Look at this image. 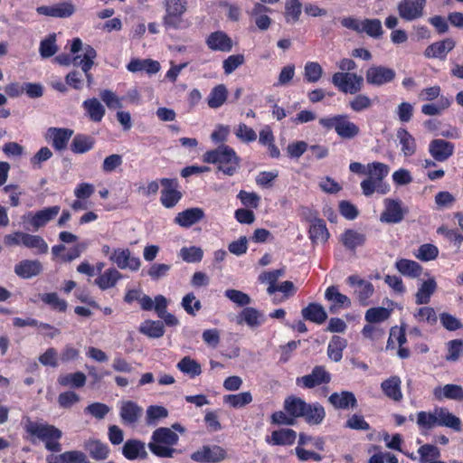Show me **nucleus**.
Here are the masks:
<instances>
[{
    "mask_svg": "<svg viewBox=\"0 0 463 463\" xmlns=\"http://www.w3.org/2000/svg\"><path fill=\"white\" fill-rule=\"evenodd\" d=\"M23 426L32 438V441L35 439L43 441L49 451L60 452L61 450L60 439L62 432L55 426L43 421H33L29 417L23 420Z\"/></svg>",
    "mask_w": 463,
    "mask_h": 463,
    "instance_id": "nucleus-1",
    "label": "nucleus"
},
{
    "mask_svg": "<svg viewBox=\"0 0 463 463\" xmlns=\"http://www.w3.org/2000/svg\"><path fill=\"white\" fill-rule=\"evenodd\" d=\"M179 441V436L172 429L160 427L152 433L147 444L149 450L156 457L172 458L179 450L175 446Z\"/></svg>",
    "mask_w": 463,
    "mask_h": 463,
    "instance_id": "nucleus-2",
    "label": "nucleus"
},
{
    "mask_svg": "<svg viewBox=\"0 0 463 463\" xmlns=\"http://www.w3.org/2000/svg\"><path fill=\"white\" fill-rule=\"evenodd\" d=\"M203 161L217 165L219 171L232 176L237 172L241 160L232 147L221 145L215 149L206 151L203 155Z\"/></svg>",
    "mask_w": 463,
    "mask_h": 463,
    "instance_id": "nucleus-3",
    "label": "nucleus"
},
{
    "mask_svg": "<svg viewBox=\"0 0 463 463\" xmlns=\"http://www.w3.org/2000/svg\"><path fill=\"white\" fill-rule=\"evenodd\" d=\"M390 167L381 162L367 164V178L361 182V189L365 196H371L374 193L385 194L390 191V186L384 182L388 175Z\"/></svg>",
    "mask_w": 463,
    "mask_h": 463,
    "instance_id": "nucleus-4",
    "label": "nucleus"
},
{
    "mask_svg": "<svg viewBox=\"0 0 463 463\" xmlns=\"http://www.w3.org/2000/svg\"><path fill=\"white\" fill-rule=\"evenodd\" d=\"M319 125L326 130H335L336 135L343 138L351 140L360 134V128L351 121L347 114H336L319 118Z\"/></svg>",
    "mask_w": 463,
    "mask_h": 463,
    "instance_id": "nucleus-5",
    "label": "nucleus"
},
{
    "mask_svg": "<svg viewBox=\"0 0 463 463\" xmlns=\"http://www.w3.org/2000/svg\"><path fill=\"white\" fill-rule=\"evenodd\" d=\"M164 7L162 24L165 29L179 30L189 26L184 19L188 9L187 0H164Z\"/></svg>",
    "mask_w": 463,
    "mask_h": 463,
    "instance_id": "nucleus-6",
    "label": "nucleus"
},
{
    "mask_svg": "<svg viewBox=\"0 0 463 463\" xmlns=\"http://www.w3.org/2000/svg\"><path fill=\"white\" fill-rule=\"evenodd\" d=\"M332 83L339 91L354 95L362 90L364 78L354 72H335L332 76Z\"/></svg>",
    "mask_w": 463,
    "mask_h": 463,
    "instance_id": "nucleus-7",
    "label": "nucleus"
},
{
    "mask_svg": "<svg viewBox=\"0 0 463 463\" xmlns=\"http://www.w3.org/2000/svg\"><path fill=\"white\" fill-rule=\"evenodd\" d=\"M383 206L384 210L380 215V221L384 223H400L408 212L400 199L385 198Z\"/></svg>",
    "mask_w": 463,
    "mask_h": 463,
    "instance_id": "nucleus-8",
    "label": "nucleus"
},
{
    "mask_svg": "<svg viewBox=\"0 0 463 463\" xmlns=\"http://www.w3.org/2000/svg\"><path fill=\"white\" fill-rule=\"evenodd\" d=\"M427 0H401L397 5L399 16L406 21L412 22L424 15Z\"/></svg>",
    "mask_w": 463,
    "mask_h": 463,
    "instance_id": "nucleus-9",
    "label": "nucleus"
},
{
    "mask_svg": "<svg viewBox=\"0 0 463 463\" xmlns=\"http://www.w3.org/2000/svg\"><path fill=\"white\" fill-rule=\"evenodd\" d=\"M163 186L161 190L160 202L165 208L175 207L181 200L183 194L179 191V184L176 179L163 178L160 180Z\"/></svg>",
    "mask_w": 463,
    "mask_h": 463,
    "instance_id": "nucleus-10",
    "label": "nucleus"
},
{
    "mask_svg": "<svg viewBox=\"0 0 463 463\" xmlns=\"http://www.w3.org/2000/svg\"><path fill=\"white\" fill-rule=\"evenodd\" d=\"M61 207L58 205L46 207L35 213H28L22 218L28 221L33 231L44 227L49 222L53 220L60 213Z\"/></svg>",
    "mask_w": 463,
    "mask_h": 463,
    "instance_id": "nucleus-11",
    "label": "nucleus"
},
{
    "mask_svg": "<svg viewBox=\"0 0 463 463\" xmlns=\"http://www.w3.org/2000/svg\"><path fill=\"white\" fill-rule=\"evenodd\" d=\"M395 76V71L391 68L383 65H373L366 71L365 79L370 85L383 86L392 82Z\"/></svg>",
    "mask_w": 463,
    "mask_h": 463,
    "instance_id": "nucleus-12",
    "label": "nucleus"
},
{
    "mask_svg": "<svg viewBox=\"0 0 463 463\" xmlns=\"http://www.w3.org/2000/svg\"><path fill=\"white\" fill-rule=\"evenodd\" d=\"M331 381V374L324 366L317 365L309 374L298 377L296 383L303 388L311 389Z\"/></svg>",
    "mask_w": 463,
    "mask_h": 463,
    "instance_id": "nucleus-13",
    "label": "nucleus"
},
{
    "mask_svg": "<svg viewBox=\"0 0 463 463\" xmlns=\"http://www.w3.org/2000/svg\"><path fill=\"white\" fill-rule=\"evenodd\" d=\"M73 135V130L65 128H49L45 133L46 141L57 151L67 147L68 142Z\"/></svg>",
    "mask_w": 463,
    "mask_h": 463,
    "instance_id": "nucleus-14",
    "label": "nucleus"
},
{
    "mask_svg": "<svg viewBox=\"0 0 463 463\" xmlns=\"http://www.w3.org/2000/svg\"><path fill=\"white\" fill-rule=\"evenodd\" d=\"M109 260L121 269H129L135 271L141 266L140 259L132 256L128 249L118 248L114 250L109 255Z\"/></svg>",
    "mask_w": 463,
    "mask_h": 463,
    "instance_id": "nucleus-15",
    "label": "nucleus"
},
{
    "mask_svg": "<svg viewBox=\"0 0 463 463\" xmlns=\"http://www.w3.org/2000/svg\"><path fill=\"white\" fill-rule=\"evenodd\" d=\"M227 456L224 449L220 446H203L191 455V458L196 462H219Z\"/></svg>",
    "mask_w": 463,
    "mask_h": 463,
    "instance_id": "nucleus-16",
    "label": "nucleus"
},
{
    "mask_svg": "<svg viewBox=\"0 0 463 463\" xmlns=\"http://www.w3.org/2000/svg\"><path fill=\"white\" fill-rule=\"evenodd\" d=\"M455 146L453 143L445 139L437 138L430 142L428 151L432 158L438 162H445L454 153Z\"/></svg>",
    "mask_w": 463,
    "mask_h": 463,
    "instance_id": "nucleus-17",
    "label": "nucleus"
},
{
    "mask_svg": "<svg viewBox=\"0 0 463 463\" xmlns=\"http://www.w3.org/2000/svg\"><path fill=\"white\" fill-rule=\"evenodd\" d=\"M455 45L456 43L452 38H446L429 45L424 51V55L427 58L443 61L446 59L447 54L454 49Z\"/></svg>",
    "mask_w": 463,
    "mask_h": 463,
    "instance_id": "nucleus-18",
    "label": "nucleus"
},
{
    "mask_svg": "<svg viewBox=\"0 0 463 463\" xmlns=\"http://www.w3.org/2000/svg\"><path fill=\"white\" fill-rule=\"evenodd\" d=\"M143 414V409L132 401H125L120 403L119 416L126 425L136 424Z\"/></svg>",
    "mask_w": 463,
    "mask_h": 463,
    "instance_id": "nucleus-19",
    "label": "nucleus"
},
{
    "mask_svg": "<svg viewBox=\"0 0 463 463\" xmlns=\"http://www.w3.org/2000/svg\"><path fill=\"white\" fill-rule=\"evenodd\" d=\"M206 44L210 50L215 52H229L232 49V40L222 31L210 33Z\"/></svg>",
    "mask_w": 463,
    "mask_h": 463,
    "instance_id": "nucleus-20",
    "label": "nucleus"
},
{
    "mask_svg": "<svg viewBox=\"0 0 463 463\" xmlns=\"http://www.w3.org/2000/svg\"><path fill=\"white\" fill-rule=\"evenodd\" d=\"M297 432L292 429H279L266 436L265 441L271 446H291L295 443Z\"/></svg>",
    "mask_w": 463,
    "mask_h": 463,
    "instance_id": "nucleus-21",
    "label": "nucleus"
},
{
    "mask_svg": "<svg viewBox=\"0 0 463 463\" xmlns=\"http://www.w3.org/2000/svg\"><path fill=\"white\" fill-rule=\"evenodd\" d=\"M203 217L204 212L203 209L194 207L178 213L175 217L174 222L181 227L189 228L200 222Z\"/></svg>",
    "mask_w": 463,
    "mask_h": 463,
    "instance_id": "nucleus-22",
    "label": "nucleus"
},
{
    "mask_svg": "<svg viewBox=\"0 0 463 463\" xmlns=\"http://www.w3.org/2000/svg\"><path fill=\"white\" fill-rule=\"evenodd\" d=\"M435 399L442 401L443 399L453 400L457 402L463 401V388L460 385L449 383L444 386H437L433 390Z\"/></svg>",
    "mask_w": 463,
    "mask_h": 463,
    "instance_id": "nucleus-23",
    "label": "nucleus"
},
{
    "mask_svg": "<svg viewBox=\"0 0 463 463\" xmlns=\"http://www.w3.org/2000/svg\"><path fill=\"white\" fill-rule=\"evenodd\" d=\"M160 69V63L152 59H132L127 65V70L134 73L145 71L147 74H156Z\"/></svg>",
    "mask_w": 463,
    "mask_h": 463,
    "instance_id": "nucleus-24",
    "label": "nucleus"
},
{
    "mask_svg": "<svg viewBox=\"0 0 463 463\" xmlns=\"http://www.w3.org/2000/svg\"><path fill=\"white\" fill-rule=\"evenodd\" d=\"M43 270L39 260H24L14 266V273L22 279H31L39 275Z\"/></svg>",
    "mask_w": 463,
    "mask_h": 463,
    "instance_id": "nucleus-25",
    "label": "nucleus"
},
{
    "mask_svg": "<svg viewBox=\"0 0 463 463\" xmlns=\"http://www.w3.org/2000/svg\"><path fill=\"white\" fill-rule=\"evenodd\" d=\"M328 402L332 406L338 410H348L357 405V401L352 392L343 391L340 392H333L328 397Z\"/></svg>",
    "mask_w": 463,
    "mask_h": 463,
    "instance_id": "nucleus-26",
    "label": "nucleus"
},
{
    "mask_svg": "<svg viewBox=\"0 0 463 463\" xmlns=\"http://www.w3.org/2000/svg\"><path fill=\"white\" fill-rule=\"evenodd\" d=\"M264 316L259 310L253 307H244L237 316V324L245 323L251 328L259 327L264 323Z\"/></svg>",
    "mask_w": 463,
    "mask_h": 463,
    "instance_id": "nucleus-27",
    "label": "nucleus"
},
{
    "mask_svg": "<svg viewBox=\"0 0 463 463\" xmlns=\"http://www.w3.org/2000/svg\"><path fill=\"white\" fill-rule=\"evenodd\" d=\"M85 450L90 454L91 458L95 460H104L109 455V448L108 444L95 439H90L84 443Z\"/></svg>",
    "mask_w": 463,
    "mask_h": 463,
    "instance_id": "nucleus-28",
    "label": "nucleus"
},
{
    "mask_svg": "<svg viewBox=\"0 0 463 463\" xmlns=\"http://www.w3.org/2000/svg\"><path fill=\"white\" fill-rule=\"evenodd\" d=\"M436 415L438 420V426L450 428L455 431L461 430V420L449 412L447 408L437 407Z\"/></svg>",
    "mask_w": 463,
    "mask_h": 463,
    "instance_id": "nucleus-29",
    "label": "nucleus"
},
{
    "mask_svg": "<svg viewBox=\"0 0 463 463\" xmlns=\"http://www.w3.org/2000/svg\"><path fill=\"white\" fill-rule=\"evenodd\" d=\"M96 57V50L90 45H86L83 47V53L75 56L72 60V63L76 67H80L82 71L87 73L92 68Z\"/></svg>",
    "mask_w": 463,
    "mask_h": 463,
    "instance_id": "nucleus-30",
    "label": "nucleus"
},
{
    "mask_svg": "<svg viewBox=\"0 0 463 463\" xmlns=\"http://www.w3.org/2000/svg\"><path fill=\"white\" fill-rule=\"evenodd\" d=\"M301 417L304 418L306 422L309 425H318L324 420L326 417V411L324 407L317 402H307L303 415Z\"/></svg>",
    "mask_w": 463,
    "mask_h": 463,
    "instance_id": "nucleus-31",
    "label": "nucleus"
},
{
    "mask_svg": "<svg viewBox=\"0 0 463 463\" xmlns=\"http://www.w3.org/2000/svg\"><path fill=\"white\" fill-rule=\"evenodd\" d=\"M437 289V282L434 278H429L419 287L415 294V302L417 305H426L430 301L431 296Z\"/></svg>",
    "mask_w": 463,
    "mask_h": 463,
    "instance_id": "nucleus-32",
    "label": "nucleus"
},
{
    "mask_svg": "<svg viewBox=\"0 0 463 463\" xmlns=\"http://www.w3.org/2000/svg\"><path fill=\"white\" fill-rule=\"evenodd\" d=\"M122 453L129 460L145 458L147 455L145 443L137 439L128 440L122 448Z\"/></svg>",
    "mask_w": 463,
    "mask_h": 463,
    "instance_id": "nucleus-33",
    "label": "nucleus"
},
{
    "mask_svg": "<svg viewBox=\"0 0 463 463\" xmlns=\"http://www.w3.org/2000/svg\"><path fill=\"white\" fill-rule=\"evenodd\" d=\"M396 136L402 155L406 157L413 156L417 148L415 138L405 128H399Z\"/></svg>",
    "mask_w": 463,
    "mask_h": 463,
    "instance_id": "nucleus-34",
    "label": "nucleus"
},
{
    "mask_svg": "<svg viewBox=\"0 0 463 463\" xmlns=\"http://www.w3.org/2000/svg\"><path fill=\"white\" fill-rule=\"evenodd\" d=\"M366 237L363 232L352 229L345 231L340 236V241L347 250H351L363 246Z\"/></svg>",
    "mask_w": 463,
    "mask_h": 463,
    "instance_id": "nucleus-35",
    "label": "nucleus"
},
{
    "mask_svg": "<svg viewBox=\"0 0 463 463\" xmlns=\"http://www.w3.org/2000/svg\"><path fill=\"white\" fill-rule=\"evenodd\" d=\"M122 278L121 273L114 268H110L106 269L102 274H100L95 280L94 283L100 289L106 290L108 288H113L116 286L118 281Z\"/></svg>",
    "mask_w": 463,
    "mask_h": 463,
    "instance_id": "nucleus-36",
    "label": "nucleus"
},
{
    "mask_svg": "<svg viewBox=\"0 0 463 463\" xmlns=\"http://www.w3.org/2000/svg\"><path fill=\"white\" fill-rule=\"evenodd\" d=\"M402 381L398 376H392L381 384L383 393L390 399L399 402L402 399L401 391Z\"/></svg>",
    "mask_w": 463,
    "mask_h": 463,
    "instance_id": "nucleus-37",
    "label": "nucleus"
},
{
    "mask_svg": "<svg viewBox=\"0 0 463 463\" xmlns=\"http://www.w3.org/2000/svg\"><path fill=\"white\" fill-rule=\"evenodd\" d=\"M269 11L270 8L260 3H257L249 13L250 15L254 18L255 24L260 30L265 31L270 26L271 19L266 14V13Z\"/></svg>",
    "mask_w": 463,
    "mask_h": 463,
    "instance_id": "nucleus-38",
    "label": "nucleus"
},
{
    "mask_svg": "<svg viewBox=\"0 0 463 463\" xmlns=\"http://www.w3.org/2000/svg\"><path fill=\"white\" fill-rule=\"evenodd\" d=\"M395 268L401 274L411 279L419 278L422 273V267L418 262L407 259L397 260Z\"/></svg>",
    "mask_w": 463,
    "mask_h": 463,
    "instance_id": "nucleus-39",
    "label": "nucleus"
},
{
    "mask_svg": "<svg viewBox=\"0 0 463 463\" xmlns=\"http://www.w3.org/2000/svg\"><path fill=\"white\" fill-rule=\"evenodd\" d=\"M82 107L88 117L93 122H100L105 115V108L100 101L96 99H89L83 101Z\"/></svg>",
    "mask_w": 463,
    "mask_h": 463,
    "instance_id": "nucleus-40",
    "label": "nucleus"
},
{
    "mask_svg": "<svg viewBox=\"0 0 463 463\" xmlns=\"http://www.w3.org/2000/svg\"><path fill=\"white\" fill-rule=\"evenodd\" d=\"M301 314L306 320H309L319 325L323 324L327 318V314L325 308L317 303L309 304L302 309Z\"/></svg>",
    "mask_w": 463,
    "mask_h": 463,
    "instance_id": "nucleus-41",
    "label": "nucleus"
},
{
    "mask_svg": "<svg viewBox=\"0 0 463 463\" xmlns=\"http://www.w3.org/2000/svg\"><path fill=\"white\" fill-rule=\"evenodd\" d=\"M155 311L158 317L162 318L167 326H176L178 319L172 314L166 312L168 301L163 295H157L155 298Z\"/></svg>",
    "mask_w": 463,
    "mask_h": 463,
    "instance_id": "nucleus-42",
    "label": "nucleus"
},
{
    "mask_svg": "<svg viewBox=\"0 0 463 463\" xmlns=\"http://www.w3.org/2000/svg\"><path fill=\"white\" fill-rule=\"evenodd\" d=\"M306 405L307 402L303 399L289 396L285 399L283 408L285 411L295 420L303 415Z\"/></svg>",
    "mask_w": 463,
    "mask_h": 463,
    "instance_id": "nucleus-43",
    "label": "nucleus"
},
{
    "mask_svg": "<svg viewBox=\"0 0 463 463\" xmlns=\"http://www.w3.org/2000/svg\"><path fill=\"white\" fill-rule=\"evenodd\" d=\"M309 239L314 243H324L329 238V232L323 220H315L309 228Z\"/></svg>",
    "mask_w": 463,
    "mask_h": 463,
    "instance_id": "nucleus-44",
    "label": "nucleus"
},
{
    "mask_svg": "<svg viewBox=\"0 0 463 463\" xmlns=\"http://www.w3.org/2000/svg\"><path fill=\"white\" fill-rule=\"evenodd\" d=\"M228 97V90L224 84H219L213 87L207 98V104L211 109H219L222 107Z\"/></svg>",
    "mask_w": 463,
    "mask_h": 463,
    "instance_id": "nucleus-45",
    "label": "nucleus"
},
{
    "mask_svg": "<svg viewBox=\"0 0 463 463\" xmlns=\"http://www.w3.org/2000/svg\"><path fill=\"white\" fill-rule=\"evenodd\" d=\"M86 375L81 372L60 374L57 382L61 386L70 388H81L86 383Z\"/></svg>",
    "mask_w": 463,
    "mask_h": 463,
    "instance_id": "nucleus-46",
    "label": "nucleus"
},
{
    "mask_svg": "<svg viewBox=\"0 0 463 463\" xmlns=\"http://www.w3.org/2000/svg\"><path fill=\"white\" fill-rule=\"evenodd\" d=\"M347 345V341L338 335H334L327 346V355L334 362H339L343 357V351Z\"/></svg>",
    "mask_w": 463,
    "mask_h": 463,
    "instance_id": "nucleus-47",
    "label": "nucleus"
},
{
    "mask_svg": "<svg viewBox=\"0 0 463 463\" xmlns=\"http://www.w3.org/2000/svg\"><path fill=\"white\" fill-rule=\"evenodd\" d=\"M139 332L150 338H160L165 334V327L160 321L146 320L140 325Z\"/></svg>",
    "mask_w": 463,
    "mask_h": 463,
    "instance_id": "nucleus-48",
    "label": "nucleus"
},
{
    "mask_svg": "<svg viewBox=\"0 0 463 463\" xmlns=\"http://www.w3.org/2000/svg\"><path fill=\"white\" fill-rule=\"evenodd\" d=\"M177 369L184 374L194 378L202 373L200 364L190 356H184L176 364Z\"/></svg>",
    "mask_w": 463,
    "mask_h": 463,
    "instance_id": "nucleus-49",
    "label": "nucleus"
},
{
    "mask_svg": "<svg viewBox=\"0 0 463 463\" xmlns=\"http://www.w3.org/2000/svg\"><path fill=\"white\" fill-rule=\"evenodd\" d=\"M302 14V4L299 0H287L285 4L284 16L288 24H293L298 22Z\"/></svg>",
    "mask_w": 463,
    "mask_h": 463,
    "instance_id": "nucleus-50",
    "label": "nucleus"
},
{
    "mask_svg": "<svg viewBox=\"0 0 463 463\" xmlns=\"http://www.w3.org/2000/svg\"><path fill=\"white\" fill-rule=\"evenodd\" d=\"M24 241V246L31 249L35 250V252L38 254H46L48 252V244L43 240V237L39 235L30 234L25 232Z\"/></svg>",
    "mask_w": 463,
    "mask_h": 463,
    "instance_id": "nucleus-51",
    "label": "nucleus"
},
{
    "mask_svg": "<svg viewBox=\"0 0 463 463\" xmlns=\"http://www.w3.org/2000/svg\"><path fill=\"white\" fill-rule=\"evenodd\" d=\"M223 402L232 408H241L252 402V395L250 392L229 394L223 396Z\"/></svg>",
    "mask_w": 463,
    "mask_h": 463,
    "instance_id": "nucleus-52",
    "label": "nucleus"
},
{
    "mask_svg": "<svg viewBox=\"0 0 463 463\" xmlns=\"http://www.w3.org/2000/svg\"><path fill=\"white\" fill-rule=\"evenodd\" d=\"M94 146V139L84 135H77L74 137L71 149L73 153L83 154L90 151Z\"/></svg>",
    "mask_w": 463,
    "mask_h": 463,
    "instance_id": "nucleus-53",
    "label": "nucleus"
},
{
    "mask_svg": "<svg viewBox=\"0 0 463 463\" xmlns=\"http://www.w3.org/2000/svg\"><path fill=\"white\" fill-rule=\"evenodd\" d=\"M451 105V100L449 98L441 96L439 101L434 103L424 104L421 107V112L427 116H437L447 109Z\"/></svg>",
    "mask_w": 463,
    "mask_h": 463,
    "instance_id": "nucleus-54",
    "label": "nucleus"
},
{
    "mask_svg": "<svg viewBox=\"0 0 463 463\" xmlns=\"http://www.w3.org/2000/svg\"><path fill=\"white\" fill-rule=\"evenodd\" d=\"M323 75V68L317 61H307L304 66V79L309 83L317 82Z\"/></svg>",
    "mask_w": 463,
    "mask_h": 463,
    "instance_id": "nucleus-55",
    "label": "nucleus"
},
{
    "mask_svg": "<svg viewBox=\"0 0 463 463\" xmlns=\"http://www.w3.org/2000/svg\"><path fill=\"white\" fill-rule=\"evenodd\" d=\"M373 100L365 94H357L348 101V107L354 112L359 113L371 109Z\"/></svg>",
    "mask_w": 463,
    "mask_h": 463,
    "instance_id": "nucleus-56",
    "label": "nucleus"
},
{
    "mask_svg": "<svg viewBox=\"0 0 463 463\" xmlns=\"http://www.w3.org/2000/svg\"><path fill=\"white\" fill-rule=\"evenodd\" d=\"M325 298L331 302L338 305L339 307H349L351 306L350 298L340 293L335 286H330L325 292Z\"/></svg>",
    "mask_w": 463,
    "mask_h": 463,
    "instance_id": "nucleus-57",
    "label": "nucleus"
},
{
    "mask_svg": "<svg viewBox=\"0 0 463 463\" xmlns=\"http://www.w3.org/2000/svg\"><path fill=\"white\" fill-rule=\"evenodd\" d=\"M420 455V462L427 463L437 460L440 457L439 449L432 444H424L418 449Z\"/></svg>",
    "mask_w": 463,
    "mask_h": 463,
    "instance_id": "nucleus-58",
    "label": "nucleus"
},
{
    "mask_svg": "<svg viewBox=\"0 0 463 463\" xmlns=\"http://www.w3.org/2000/svg\"><path fill=\"white\" fill-rule=\"evenodd\" d=\"M417 424L424 430H430L438 426L436 408L432 411H420L417 413Z\"/></svg>",
    "mask_w": 463,
    "mask_h": 463,
    "instance_id": "nucleus-59",
    "label": "nucleus"
},
{
    "mask_svg": "<svg viewBox=\"0 0 463 463\" xmlns=\"http://www.w3.org/2000/svg\"><path fill=\"white\" fill-rule=\"evenodd\" d=\"M234 135L242 143H250L257 139L255 130L245 123H240L234 128Z\"/></svg>",
    "mask_w": 463,
    "mask_h": 463,
    "instance_id": "nucleus-60",
    "label": "nucleus"
},
{
    "mask_svg": "<svg viewBox=\"0 0 463 463\" xmlns=\"http://www.w3.org/2000/svg\"><path fill=\"white\" fill-rule=\"evenodd\" d=\"M58 51L56 45V34H50L46 39L40 43L39 52L43 58H50Z\"/></svg>",
    "mask_w": 463,
    "mask_h": 463,
    "instance_id": "nucleus-61",
    "label": "nucleus"
},
{
    "mask_svg": "<svg viewBox=\"0 0 463 463\" xmlns=\"http://www.w3.org/2000/svg\"><path fill=\"white\" fill-rule=\"evenodd\" d=\"M179 256L184 261L188 263L199 262L203 259V251L196 246L183 247L180 250Z\"/></svg>",
    "mask_w": 463,
    "mask_h": 463,
    "instance_id": "nucleus-62",
    "label": "nucleus"
},
{
    "mask_svg": "<svg viewBox=\"0 0 463 463\" xmlns=\"http://www.w3.org/2000/svg\"><path fill=\"white\" fill-rule=\"evenodd\" d=\"M361 33H366L371 37H379L383 33L382 23L378 19H364L362 21Z\"/></svg>",
    "mask_w": 463,
    "mask_h": 463,
    "instance_id": "nucleus-63",
    "label": "nucleus"
},
{
    "mask_svg": "<svg viewBox=\"0 0 463 463\" xmlns=\"http://www.w3.org/2000/svg\"><path fill=\"white\" fill-rule=\"evenodd\" d=\"M447 348L448 354L446 355V360L449 362H456L459 359L463 353V340H450L447 344Z\"/></svg>",
    "mask_w": 463,
    "mask_h": 463,
    "instance_id": "nucleus-64",
    "label": "nucleus"
}]
</instances>
